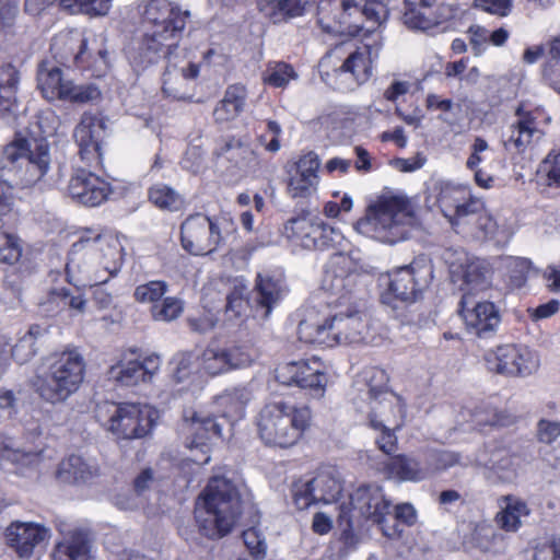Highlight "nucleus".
I'll return each mask as SVG.
<instances>
[{"instance_id": "nucleus-1", "label": "nucleus", "mask_w": 560, "mask_h": 560, "mask_svg": "<svg viewBox=\"0 0 560 560\" xmlns=\"http://www.w3.org/2000/svg\"><path fill=\"white\" fill-rule=\"evenodd\" d=\"M317 22L327 33L348 36H374L357 46L342 63L327 73V82L340 92H353L373 75L374 63L382 49L378 31L389 16L387 5L380 0H319Z\"/></svg>"}, {"instance_id": "nucleus-2", "label": "nucleus", "mask_w": 560, "mask_h": 560, "mask_svg": "<svg viewBox=\"0 0 560 560\" xmlns=\"http://www.w3.org/2000/svg\"><path fill=\"white\" fill-rule=\"evenodd\" d=\"M322 300L325 308H310L299 323L301 341L323 347L370 341L369 318L350 302L351 296Z\"/></svg>"}, {"instance_id": "nucleus-3", "label": "nucleus", "mask_w": 560, "mask_h": 560, "mask_svg": "<svg viewBox=\"0 0 560 560\" xmlns=\"http://www.w3.org/2000/svg\"><path fill=\"white\" fill-rule=\"evenodd\" d=\"M124 247L119 241L94 229L78 233L66 264V276L74 287L106 283L122 267Z\"/></svg>"}, {"instance_id": "nucleus-4", "label": "nucleus", "mask_w": 560, "mask_h": 560, "mask_svg": "<svg viewBox=\"0 0 560 560\" xmlns=\"http://www.w3.org/2000/svg\"><path fill=\"white\" fill-rule=\"evenodd\" d=\"M243 512L237 486L225 476H212L198 497L195 518L201 533L211 539L228 535Z\"/></svg>"}, {"instance_id": "nucleus-5", "label": "nucleus", "mask_w": 560, "mask_h": 560, "mask_svg": "<svg viewBox=\"0 0 560 560\" xmlns=\"http://www.w3.org/2000/svg\"><path fill=\"white\" fill-rule=\"evenodd\" d=\"M411 202L402 196L384 197L358 222V230L378 242L396 244L406 240L417 225Z\"/></svg>"}, {"instance_id": "nucleus-6", "label": "nucleus", "mask_w": 560, "mask_h": 560, "mask_svg": "<svg viewBox=\"0 0 560 560\" xmlns=\"http://www.w3.org/2000/svg\"><path fill=\"white\" fill-rule=\"evenodd\" d=\"M311 409L277 400L266 404L257 417L259 438L266 445L281 448L294 445L310 427Z\"/></svg>"}, {"instance_id": "nucleus-7", "label": "nucleus", "mask_w": 560, "mask_h": 560, "mask_svg": "<svg viewBox=\"0 0 560 560\" xmlns=\"http://www.w3.org/2000/svg\"><path fill=\"white\" fill-rule=\"evenodd\" d=\"M85 377V362L75 350L56 353L48 359L46 370L34 382L35 392L46 402H66L75 394Z\"/></svg>"}, {"instance_id": "nucleus-8", "label": "nucleus", "mask_w": 560, "mask_h": 560, "mask_svg": "<svg viewBox=\"0 0 560 560\" xmlns=\"http://www.w3.org/2000/svg\"><path fill=\"white\" fill-rule=\"evenodd\" d=\"M392 501L383 488L376 483L358 487L349 497L347 504L340 505L338 524L341 528V540L347 547H355L359 536L355 533L362 521H371L380 527L389 516Z\"/></svg>"}, {"instance_id": "nucleus-9", "label": "nucleus", "mask_w": 560, "mask_h": 560, "mask_svg": "<svg viewBox=\"0 0 560 560\" xmlns=\"http://www.w3.org/2000/svg\"><path fill=\"white\" fill-rule=\"evenodd\" d=\"M50 155L48 143L44 140L32 143L26 139H16L8 144L0 159L1 176L5 172L13 175L11 185H30L39 180L48 171Z\"/></svg>"}, {"instance_id": "nucleus-10", "label": "nucleus", "mask_w": 560, "mask_h": 560, "mask_svg": "<svg viewBox=\"0 0 560 560\" xmlns=\"http://www.w3.org/2000/svg\"><path fill=\"white\" fill-rule=\"evenodd\" d=\"M153 416L150 407L133 402L105 401L95 411L100 424L119 440L144 438L153 428Z\"/></svg>"}, {"instance_id": "nucleus-11", "label": "nucleus", "mask_w": 560, "mask_h": 560, "mask_svg": "<svg viewBox=\"0 0 560 560\" xmlns=\"http://www.w3.org/2000/svg\"><path fill=\"white\" fill-rule=\"evenodd\" d=\"M369 396L371 400L369 425L376 433L377 447L384 454L390 455L397 450V436L389 424L394 423L393 420L402 412L404 406L400 398L387 390L385 386L370 385Z\"/></svg>"}, {"instance_id": "nucleus-12", "label": "nucleus", "mask_w": 560, "mask_h": 560, "mask_svg": "<svg viewBox=\"0 0 560 560\" xmlns=\"http://www.w3.org/2000/svg\"><path fill=\"white\" fill-rule=\"evenodd\" d=\"M427 200H433L455 230L482 208V199L472 196L467 186L447 180L433 183Z\"/></svg>"}, {"instance_id": "nucleus-13", "label": "nucleus", "mask_w": 560, "mask_h": 560, "mask_svg": "<svg viewBox=\"0 0 560 560\" xmlns=\"http://www.w3.org/2000/svg\"><path fill=\"white\" fill-rule=\"evenodd\" d=\"M222 240L218 221L203 213L190 214L180 224V245L190 255H210Z\"/></svg>"}, {"instance_id": "nucleus-14", "label": "nucleus", "mask_w": 560, "mask_h": 560, "mask_svg": "<svg viewBox=\"0 0 560 560\" xmlns=\"http://www.w3.org/2000/svg\"><path fill=\"white\" fill-rule=\"evenodd\" d=\"M432 278L431 261L425 257H419L388 273V290L397 300L412 303L419 299Z\"/></svg>"}, {"instance_id": "nucleus-15", "label": "nucleus", "mask_w": 560, "mask_h": 560, "mask_svg": "<svg viewBox=\"0 0 560 560\" xmlns=\"http://www.w3.org/2000/svg\"><path fill=\"white\" fill-rule=\"evenodd\" d=\"M359 264L346 252H336L325 264L322 279L323 299L349 298L358 278Z\"/></svg>"}, {"instance_id": "nucleus-16", "label": "nucleus", "mask_w": 560, "mask_h": 560, "mask_svg": "<svg viewBox=\"0 0 560 560\" xmlns=\"http://www.w3.org/2000/svg\"><path fill=\"white\" fill-rule=\"evenodd\" d=\"M323 362L317 358L288 362L276 369L280 384L308 389L314 397H322L327 385Z\"/></svg>"}, {"instance_id": "nucleus-17", "label": "nucleus", "mask_w": 560, "mask_h": 560, "mask_svg": "<svg viewBox=\"0 0 560 560\" xmlns=\"http://www.w3.org/2000/svg\"><path fill=\"white\" fill-rule=\"evenodd\" d=\"M180 39L167 38L164 34L145 30L137 46L128 51V60L137 72L156 65L161 59H167L168 63L177 56Z\"/></svg>"}, {"instance_id": "nucleus-18", "label": "nucleus", "mask_w": 560, "mask_h": 560, "mask_svg": "<svg viewBox=\"0 0 560 560\" xmlns=\"http://www.w3.org/2000/svg\"><path fill=\"white\" fill-rule=\"evenodd\" d=\"M189 16V11H183L170 0H149L143 11L145 30L167 38H182Z\"/></svg>"}, {"instance_id": "nucleus-19", "label": "nucleus", "mask_w": 560, "mask_h": 560, "mask_svg": "<svg viewBox=\"0 0 560 560\" xmlns=\"http://www.w3.org/2000/svg\"><path fill=\"white\" fill-rule=\"evenodd\" d=\"M198 357L201 371L214 376L249 366L255 359V351L247 346L235 345L230 348H221L209 345Z\"/></svg>"}, {"instance_id": "nucleus-20", "label": "nucleus", "mask_w": 560, "mask_h": 560, "mask_svg": "<svg viewBox=\"0 0 560 560\" xmlns=\"http://www.w3.org/2000/svg\"><path fill=\"white\" fill-rule=\"evenodd\" d=\"M340 492V481L327 471H322L306 481L299 480L292 486L293 502L299 510H305L313 503H331L338 499Z\"/></svg>"}, {"instance_id": "nucleus-21", "label": "nucleus", "mask_w": 560, "mask_h": 560, "mask_svg": "<svg viewBox=\"0 0 560 560\" xmlns=\"http://www.w3.org/2000/svg\"><path fill=\"white\" fill-rule=\"evenodd\" d=\"M459 305L468 334L480 339H489L497 334L501 324V315L494 303L481 301L470 306L469 296L464 294Z\"/></svg>"}, {"instance_id": "nucleus-22", "label": "nucleus", "mask_w": 560, "mask_h": 560, "mask_svg": "<svg viewBox=\"0 0 560 560\" xmlns=\"http://www.w3.org/2000/svg\"><path fill=\"white\" fill-rule=\"evenodd\" d=\"M162 360L152 353L142 360L129 359L126 355L108 370L109 380L121 386H136L140 383L151 382L159 373Z\"/></svg>"}, {"instance_id": "nucleus-23", "label": "nucleus", "mask_w": 560, "mask_h": 560, "mask_svg": "<svg viewBox=\"0 0 560 560\" xmlns=\"http://www.w3.org/2000/svg\"><path fill=\"white\" fill-rule=\"evenodd\" d=\"M67 192L75 202L86 207H97L112 192L109 183L96 174L80 168L70 177Z\"/></svg>"}, {"instance_id": "nucleus-24", "label": "nucleus", "mask_w": 560, "mask_h": 560, "mask_svg": "<svg viewBox=\"0 0 560 560\" xmlns=\"http://www.w3.org/2000/svg\"><path fill=\"white\" fill-rule=\"evenodd\" d=\"M187 434L186 446L196 452L191 460L198 465H206L210 462V442L213 438L222 436V427L212 417H194L190 421H185L184 429Z\"/></svg>"}, {"instance_id": "nucleus-25", "label": "nucleus", "mask_w": 560, "mask_h": 560, "mask_svg": "<svg viewBox=\"0 0 560 560\" xmlns=\"http://www.w3.org/2000/svg\"><path fill=\"white\" fill-rule=\"evenodd\" d=\"M105 121L102 117L84 113L74 129V140L79 147V154L89 163L102 158V139L105 135Z\"/></svg>"}, {"instance_id": "nucleus-26", "label": "nucleus", "mask_w": 560, "mask_h": 560, "mask_svg": "<svg viewBox=\"0 0 560 560\" xmlns=\"http://www.w3.org/2000/svg\"><path fill=\"white\" fill-rule=\"evenodd\" d=\"M54 58L63 66L84 67L90 59L88 39L79 31H65L57 34L51 42Z\"/></svg>"}, {"instance_id": "nucleus-27", "label": "nucleus", "mask_w": 560, "mask_h": 560, "mask_svg": "<svg viewBox=\"0 0 560 560\" xmlns=\"http://www.w3.org/2000/svg\"><path fill=\"white\" fill-rule=\"evenodd\" d=\"M50 529L33 522H12L5 530V539L22 558H28L34 549L47 541Z\"/></svg>"}, {"instance_id": "nucleus-28", "label": "nucleus", "mask_w": 560, "mask_h": 560, "mask_svg": "<svg viewBox=\"0 0 560 560\" xmlns=\"http://www.w3.org/2000/svg\"><path fill=\"white\" fill-rule=\"evenodd\" d=\"M61 539L52 550V560H91L93 541L83 528L66 529L63 523L57 525Z\"/></svg>"}, {"instance_id": "nucleus-29", "label": "nucleus", "mask_w": 560, "mask_h": 560, "mask_svg": "<svg viewBox=\"0 0 560 560\" xmlns=\"http://www.w3.org/2000/svg\"><path fill=\"white\" fill-rule=\"evenodd\" d=\"M436 0H405L404 24L412 31L425 32L445 20L453 18L454 11L450 5L439 7V14L431 12Z\"/></svg>"}, {"instance_id": "nucleus-30", "label": "nucleus", "mask_w": 560, "mask_h": 560, "mask_svg": "<svg viewBox=\"0 0 560 560\" xmlns=\"http://www.w3.org/2000/svg\"><path fill=\"white\" fill-rule=\"evenodd\" d=\"M456 232L471 234L480 240H492L497 244H505L512 235L506 222H499L486 211L483 201L482 208L467 218V221H463L462 228H457Z\"/></svg>"}, {"instance_id": "nucleus-31", "label": "nucleus", "mask_w": 560, "mask_h": 560, "mask_svg": "<svg viewBox=\"0 0 560 560\" xmlns=\"http://www.w3.org/2000/svg\"><path fill=\"white\" fill-rule=\"evenodd\" d=\"M320 161L314 152L301 156L295 164V172L288 180V194L292 198H307L316 191Z\"/></svg>"}, {"instance_id": "nucleus-32", "label": "nucleus", "mask_w": 560, "mask_h": 560, "mask_svg": "<svg viewBox=\"0 0 560 560\" xmlns=\"http://www.w3.org/2000/svg\"><path fill=\"white\" fill-rule=\"evenodd\" d=\"M199 65L185 62L178 66L173 60L166 66L162 78V91L166 97L184 101L189 97V84L199 75Z\"/></svg>"}, {"instance_id": "nucleus-33", "label": "nucleus", "mask_w": 560, "mask_h": 560, "mask_svg": "<svg viewBox=\"0 0 560 560\" xmlns=\"http://www.w3.org/2000/svg\"><path fill=\"white\" fill-rule=\"evenodd\" d=\"M75 289L66 287L51 288L43 302L40 310L47 316H55L61 312H70L71 315L82 314L86 308L84 294Z\"/></svg>"}, {"instance_id": "nucleus-34", "label": "nucleus", "mask_w": 560, "mask_h": 560, "mask_svg": "<svg viewBox=\"0 0 560 560\" xmlns=\"http://www.w3.org/2000/svg\"><path fill=\"white\" fill-rule=\"evenodd\" d=\"M384 474L398 482H421L428 479L423 455L400 454L384 464Z\"/></svg>"}, {"instance_id": "nucleus-35", "label": "nucleus", "mask_w": 560, "mask_h": 560, "mask_svg": "<svg viewBox=\"0 0 560 560\" xmlns=\"http://www.w3.org/2000/svg\"><path fill=\"white\" fill-rule=\"evenodd\" d=\"M517 120L510 126V135L503 139L504 149L509 152L523 153L533 142L534 137L540 133L536 118L523 106L515 112Z\"/></svg>"}, {"instance_id": "nucleus-36", "label": "nucleus", "mask_w": 560, "mask_h": 560, "mask_svg": "<svg viewBox=\"0 0 560 560\" xmlns=\"http://www.w3.org/2000/svg\"><path fill=\"white\" fill-rule=\"evenodd\" d=\"M98 474L100 468L95 460L75 454L62 459L57 470L58 479L66 483H86Z\"/></svg>"}, {"instance_id": "nucleus-37", "label": "nucleus", "mask_w": 560, "mask_h": 560, "mask_svg": "<svg viewBox=\"0 0 560 560\" xmlns=\"http://www.w3.org/2000/svg\"><path fill=\"white\" fill-rule=\"evenodd\" d=\"M217 154L225 156L246 174L255 173L260 166L256 152L247 143L236 138L225 139L218 148Z\"/></svg>"}, {"instance_id": "nucleus-38", "label": "nucleus", "mask_w": 560, "mask_h": 560, "mask_svg": "<svg viewBox=\"0 0 560 560\" xmlns=\"http://www.w3.org/2000/svg\"><path fill=\"white\" fill-rule=\"evenodd\" d=\"M257 301L265 308L264 316L268 317L275 304H277L284 292V277L281 271H265L258 273Z\"/></svg>"}, {"instance_id": "nucleus-39", "label": "nucleus", "mask_w": 560, "mask_h": 560, "mask_svg": "<svg viewBox=\"0 0 560 560\" xmlns=\"http://www.w3.org/2000/svg\"><path fill=\"white\" fill-rule=\"evenodd\" d=\"M521 355L516 350V345H502L487 351L483 359L490 372L505 376H516L517 372L522 370L515 365V360L522 359Z\"/></svg>"}, {"instance_id": "nucleus-40", "label": "nucleus", "mask_w": 560, "mask_h": 560, "mask_svg": "<svg viewBox=\"0 0 560 560\" xmlns=\"http://www.w3.org/2000/svg\"><path fill=\"white\" fill-rule=\"evenodd\" d=\"M252 394L246 387L228 388L215 397L214 404L222 417L236 421L245 416Z\"/></svg>"}, {"instance_id": "nucleus-41", "label": "nucleus", "mask_w": 560, "mask_h": 560, "mask_svg": "<svg viewBox=\"0 0 560 560\" xmlns=\"http://www.w3.org/2000/svg\"><path fill=\"white\" fill-rule=\"evenodd\" d=\"M246 98L247 91L244 85L232 84L228 86L223 98L213 110L215 121L225 122L235 119L244 110Z\"/></svg>"}, {"instance_id": "nucleus-42", "label": "nucleus", "mask_w": 560, "mask_h": 560, "mask_svg": "<svg viewBox=\"0 0 560 560\" xmlns=\"http://www.w3.org/2000/svg\"><path fill=\"white\" fill-rule=\"evenodd\" d=\"M505 505L497 513L494 521L500 529L515 533L522 527V518L530 514V509L522 499L513 495L503 498Z\"/></svg>"}, {"instance_id": "nucleus-43", "label": "nucleus", "mask_w": 560, "mask_h": 560, "mask_svg": "<svg viewBox=\"0 0 560 560\" xmlns=\"http://www.w3.org/2000/svg\"><path fill=\"white\" fill-rule=\"evenodd\" d=\"M257 3L260 11L277 24L302 16L307 0H257Z\"/></svg>"}, {"instance_id": "nucleus-44", "label": "nucleus", "mask_w": 560, "mask_h": 560, "mask_svg": "<svg viewBox=\"0 0 560 560\" xmlns=\"http://www.w3.org/2000/svg\"><path fill=\"white\" fill-rule=\"evenodd\" d=\"M48 338V328L40 325H33L12 348V358L19 363L28 362L37 353Z\"/></svg>"}, {"instance_id": "nucleus-45", "label": "nucleus", "mask_w": 560, "mask_h": 560, "mask_svg": "<svg viewBox=\"0 0 560 560\" xmlns=\"http://www.w3.org/2000/svg\"><path fill=\"white\" fill-rule=\"evenodd\" d=\"M37 81L44 97L49 101L59 100L68 83L63 79L60 68L50 65L48 61L39 65Z\"/></svg>"}, {"instance_id": "nucleus-46", "label": "nucleus", "mask_w": 560, "mask_h": 560, "mask_svg": "<svg viewBox=\"0 0 560 560\" xmlns=\"http://www.w3.org/2000/svg\"><path fill=\"white\" fill-rule=\"evenodd\" d=\"M417 523V511L410 503L397 504L393 516H386L381 526L384 536L389 539H398L402 536V526H412Z\"/></svg>"}, {"instance_id": "nucleus-47", "label": "nucleus", "mask_w": 560, "mask_h": 560, "mask_svg": "<svg viewBox=\"0 0 560 560\" xmlns=\"http://www.w3.org/2000/svg\"><path fill=\"white\" fill-rule=\"evenodd\" d=\"M560 153L551 151L540 163L537 170V183L541 188V192L549 197L558 196L560 187Z\"/></svg>"}, {"instance_id": "nucleus-48", "label": "nucleus", "mask_w": 560, "mask_h": 560, "mask_svg": "<svg viewBox=\"0 0 560 560\" xmlns=\"http://www.w3.org/2000/svg\"><path fill=\"white\" fill-rule=\"evenodd\" d=\"M19 81V71L14 66L7 63L0 67V115L16 107Z\"/></svg>"}, {"instance_id": "nucleus-49", "label": "nucleus", "mask_w": 560, "mask_h": 560, "mask_svg": "<svg viewBox=\"0 0 560 560\" xmlns=\"http://www.w3.org/2000/svg\"><path fill=\"white\" fill-rule=\"evenodd\" d=\"M545 83L560 93V36L547 40V52L540 66Z\"/></svg>"}, {"instance_id": "nucleus-50", "label": "nucleus", "mask_w": 560, "mask_h": 560, "mask_svg": "<svg viewBox=\"0 0 560 560\" xmlns=\"http://www.w3.org/2000/svg\"><path fill=\"white\" fill-rule=\"evenodd\" d=\"M522 458L505 450H500L491 455L488 467L502 482H512L518 476Z\"/></svg>"}, {"instance_id": "nucleus-51", "label": "nucleus", "mask_w": 560, "mask_h": 560, "mask_svg": "<svg viewBox=\"0 0 560 560\" xmlns=\"http://www.w3.org/2000/svg\"><path fill=\"white\" fill-rule=\"evenodd\" d=\"M463 285L460 289L468 293L481 291L490 284V272L485 261L480 259L468 260L462 267Z\"/></svg>"}, {"instance_id": "nucleus-52", "label": "nucleus", "mask_w": 560, "mask_h": 560, "mask_svg": "<svg viewBox=\"0 0 560 560\" xmlns=\"http://www.w3.org/2000/svg\"><path fill=\"white\" fill-rule=\"evenodd\" d=\"M306 249L325 250L335 248L342 241V235L332 226L316 219L315 228L312 230L310 238H305Z\"/></svg>"}, {"instance_id": "nucleus-53", "label": "nucleus", "mask_w": 560, "mask_h": 560, "mask_svg": "<svg viewBox=\"0 0 560 560\" xmlns=\"http://www.w3.org/2000/svg\"><path fill=\"white\" fill-rule=\"evenodd\" d=\"M149 200L158 208L168 211H178L185 205V198L173 187L158 183L149 189Z\"/></svg>"}, {"instance_id": "nucleus-54", "label": "nucleus", "mask_w": 560, "mask_h": 560, "mask_svg": "<svg viewBox=\"0 0 560 560\" xmlns=\"http://www.w3.org/2000/svg\"><path fill=\"white\" fill-rule=\"evenodd\" d=\"M422 455L428 479L462 464L459 454L448 450H430Z\"/></svg>"}, {"instance_id": "nucleus-55", "label": "nucleus", "mask_w": 560, "mask_h": 560, "mask_svg": "<svg viewBox=\"0 0 560 560\" xmlns=\"http://www.w3.org/2000/svg\"><path fill=\"white\" fill-rule=\"evenodd\" d=\"M316 220L310 218L308 213L303 212L287 221L283 228V235L293 244L305 248V238H310L312 230L315 228Z\"/></svg>"}, {"instance_id": "nucleus-56", "label": "nucleus", "mask_w": 560, "mask_h": 560, "mask_svg": "<svg viewBox=\"0 0 560 560\" xmlns=\"http://www.w3.org/2000/svg\"><path fill=\"white\" fill-rule=\"evenodd\" d=\"M295 79L298 73L293 67L283 61L269 62L262 72L264 83L271 88L284 89Z\"/></svg>"}, {"instance_id": "nucleus-57", "label": "nucleus", "mask_w": 560, "mask_h": 560, "mask_svg": "<svg viewBox=\"0 0 560 560\" xmlns=\"http://www.w3.org/2000/svg\"><path fill=\"white\" fill-rule=\"evenodd\" d=\"M170 285L164 280H151L135 288L133 299L140 304L154 306L168 292Z\"/></svg>"}, {"instance_id": "nucleus-58", "label": "nucleus", "mask_w": 560, "mask_h": 560, "mask_svg": "<svg viewBox=\"0 0 560 560\" xmlns=\"http://www.w3.org/2000/svg\"><path fill=\"white\" fill-rule=\"evenodd\" d=\"M184 312V301L176 296H165L158 304L150 307L153 320L171 323L177 319Z\"/></svg>"}, {"instance_id": "nucleus-59", "label": "nucleus", "mask_w": 560, "mask_h": 560, "mask_svg": "<svg viewBox=\"0 0 560 560\" xmlns=\"http://www.w3.org/2000/svg\"><path fill=\"white\" fill-rule=\"evenodd\" d=\"M172 364H174L173 377L176 383H185L201 371L199 357L191 352L177 353L173 358Z\"/></svg>"}, {"instance_id": "nucleus-60", "label": "nucleus", "mask_w": 560, "mask_h": 560, "mask_svg": "<svg viewBox=\"0 0 560 560\" xmlns=\"http://www.w3.org/2000/svg\"><path fill=\"white\" fill-rule=\"evenodd\" d=\"M471 539L480 550L494 551L503 545L504 536L492 525L481 523L475 527Z\"/></svg>"}, {"instance_id": "nucleus-61", "label": "nucleus", "mask_w": 560, "mask_h": 560, "mask_svg": "<svg viewBox=\"0 0 560 560\" xmlns=\"http://www.w3.org/2000/svg\"><path fill=\"white\" fill-rule=\"evenodd\" d=\"M247 292L248 288L243 280L234 281L233 290L226 295L225 314L229 318L241 317L247 310Z\"/></svg>"}, {"instance_id": "nucleus-62", "label": "nucleus", "mask_w": 560, "mask_h": 560, "mask_svg": "<svg viewBox=\"0 0 560 560\" xmlns=\"http://www.w3.org/2000/svg\"><path fill=\"white\" fill-rule=\"evenodd\" d=\"M60 7L73 14L104 15L110 8V0H61Z\"/></svg>"}, {"instance_id": "nucleus-63", "label": "nucleus", "mask_w": 560, "mask_h": 560, "mask_svg": "<svg viewBox=\"0 0 560 560\" xmlns=\"http://www.w3.org/2000/svg\"><path fill=\"white\" fill-rule=\"evenodd\" d=\"M100 95L101 91L93 84L75 85L68 81L59 100L83 104L98 98Z\"/></svg>"}, {"instance_id": "nucleus-64", "label": "nucleus", "mask_w": 560, "mask_h": 560, "mask_svg": "<svg viewBox=\"0 0 560 560\" xmlns=\"http://www.w3.org/2000/svg\"><path fill=\"white\" fill-rule=\"evenodd\" d=\"M471 422L476 428L487 425H504V416L490 404H481L471 411Z\"/></svg>"}]
</instances>
